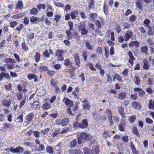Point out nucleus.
<instances>
[{
	"instance_id": "nucleus-1",
	"label": "nucleus",
	"mask_w": 154,
	"mask_h": 154,
	"mask_svg": "<svg viewBox=\"0 0 154 154\" xmlns=\"http://www.w3.org/2000/svg\"><path fill=\"white\" fill-rule=\"evenodd\" d=\"M88 135V134L85 133H81L80 135L79 136H78L77 137L78 139V143L79 144H80L81 143L83 140H84L83 141H84L85 140H87Z\"/></svg>"
},
{
	"instance_id": "nucleus-2",
	"label": "nucleus",
	"mask_w": 154,
	"mask_h": 154,
	"mask_svg": "<svg viewBox=\"0 0 154 154\" xmlns=\"http://www.w3.org/2000/svg\"><path fill=\"white\" fill-rule=\"evenodd\" d=\"M125 121L124 119H122L120 122V124L118 125L119 130L121 131H125Z\"/></svg>"
},
{
	"instance_id": "nucleus-3",
	"label": "nucleus",
	"mask_w": 154,
	"mask_h": 154,
	"mask_svg": "<svg viewBox=\"0 0 154 154\" xmlns=\"http://www.w3.org/2000/svg\"><path fill=\"white\" fill-rule=\"evenodd\" d=\"M51 54H53V52L52 50L51 49H49L48 50L47 49L46 50L43 52V56L44 57L47 59L50 58Z\"/></svg>"
},
{
	"instance_id": "nucleus-4",
	"label": "nucleus",
	"mask_w": 154,
	"mask_h": 154,
	"mask_svg": "<svg viewBox=\"0 0 154 154\" xmlns=\"http://www.w3.org/2000/svg\"><path fill=\"white\" fill-rule=\"evenodd\" d=\"M132 36L133 33L132 31L129 30L126 31L124 36L125 41H127L130 38H132Z\"/></svg>"
},
{
	"instance_id": "nucleus-5",
	"label": "nucleus",
	"mask_w": 154,
	"mask_h": 154,
	"mask_svg": "<svg viewBox=\"0 0 154 154\" xmlns=\"http://www.w3.org/2000/svg\"><path fill=\"white\" fill-rule=\"evenodd\" d=\"M24 149L20 146L17 147L15 149L13 148L11 150L12 152L14 153H21L23 152Z\"/></svg>"
},
{
	"instance_id": "nucleus-6",
	"label": "nucleus",
	"mask_w": 154,
	"mask_h": 154,
	"mask_svg": "<svg viewBox=\"0 0 154 154\" xmlns=\"http://www.w3.org/2000/svg\"><path fill=\"white\" fill-rule=\"evenodd\" d=\"M73 57L76 65L79 67H80L81 65V62L78 54H75L74 55Z\"/></svg>"
},
{
	"instance_id": "nucleus-7",
	"label": "nucleus",
	"mask_w": 154,
	"mask_h": 154,
	"mask_svg": "<svg viewBox=\"0 0 154 154\" xmlns=\"http://www.w3.org/2000/svg\"><path fill=\"white\" fill-rule=\"evenodd\" d=\"M62 100L66 105H68L69 106H71L73 103L72 101L66 97H64Z\"/></svg>"
},
{
	"instance_id": "nucleus-8",
	"label": "nucleus",
	"mask_w": 154,
	"mask_h": 154,
	"mask_svg": "<svg viewBox=\"0 0 154 154\" xmlns=\"http://www.w3.org/2000/svg\"><path fill=\"white\" fill-rule=\"evenodd\" d=\"M4 77L8 79H11L8 73L4 72H1L0 74V81H1Z\"/></svg>"
},
{
	"instance_id": "nucleus-9",
	"label": "nucleus",
	"mask_w": 154,
	"mask_h": 154,
	"mask_svg": "<svg viewBox=\"0 0 154 154\" xmlns=\"http://www.w3.org/2000/svg\"><path fill=\"white\" fill-rule=\"evenodd\" d=\"M82 103H84L83 105V108L85 109L89 110L90 108V103L87 100L86 98L84 100L82 101Z\"/></svg>"
},
{
	"instance_id": "nucleus-10",
	"label": "nucleus",
	"mask_w": 154,
	"mask_h": 154,
	"mask_svg": "<svg viewBox=\"0 0 154 154\" xmlns=\"http://www.w3.org/2000/svg\"><path fill=\"white\" fill-rule=\"evenodd\" d=\"M128 55L130 58L128 62L130 63L132 65L134 64V60H135V58L131 51H129L128 52Z\"/></svg>"
},
{
	"instance_id": "nucleus-11",
	"label": "nucleus",
	"mask_w": 154,
	"mask_h": 154,
	"mask_svg": "<svg viewBox=\"0 0 154 154\" xmlns=\"http://www.w3.org/2000/svg\"><path fill=\"white\" fill-rule=\"evenodd\" d=\"M140 45V42L137 40L132 41L129 44V46L130 47H135L136 48H138Z\"/></svg>"
},
{
	"instance_id": "nucleus-12",
	"label": "nucleus",
	"mask_w": 154,
	"mask_h": 154,
	"mask_svg": "<svg viewBox=\"0 0 154 154\" xmlns=\"http://www.w3.org/2000/svg\"><path fill=\"white\" fill-rule=\"evenodd\" d=\"M79 125L80 127L82 128H84L87 127L88 126V121L87 119H85L82 120V122L79 124Z\"/></svg>"
},
{
	"instance_id": "nucleus-13",
	"label": "nucleus",
	"mask_w": 154,
	"mask_h": 154,
	"mask_svg": "<svg viewBox=\"0 0 154 154\" xmlns=\"http://www.w3.org/2000/svg\"><path fill=\"white\" fill-rule=\"evenodd\" d=\"M27 77L30 80L34 79L35 82H37L38 81L36 75L33 74H29L27 75Z\"/></svg>"
},
{
	"instance_id": "nucleus-14",
	"label": "nucleus",
	"mask_w": 154,
	"mask_h": 154,
	"mask_svg": "<svg viewBox=\"0 0 154 154\" xmlns=\"http://www.w3.org/2000/svg\"><path fill=\"white\" fill-rule=\"evenodd\" d=\"M134 79H133L135 84L138 85L140 83V78L139 76L135 75L134 76Z\"/></svg>"
},
{
	"instance_id": "nucleus-15",
	"label": "nucleus",
	"mask_w": 154,
	"mask_h": 154,
	"mask_svg": "<svg viewBox=\"0 0 154 154\" xmlns=\"http://www.w3.org/2000/svg\"><path fill=\"white\" fill-rule=\"evenodd\" d=\"M100 149L97 145L94 146L92 150V154H98L100 152Z\"/></svg>"
},
{
	"instance_id": "nucleus-16",
	"label": "nucleus",
	"mask_w": 154,
	"mask_h": 154,
	"mask_svg": "<svg viewBox=\"0 0 154 154\" xmlns=\"http://www.w3.org/2000/svg\"><path fill=\"white\" fill-rule=\"evenodd\" d=\"M118 110L119 114L123 117L125 118L126 117L124 112V109L123 106H121L119 107Z\"/></svg>"
},
{
	"instance_id": "nucleus-17",
	"label": "nucleus",
	"mask_w": 154,
	"mask_h": 154,
	"mask_svg": "<svg viewBox=\"0 0 154 154\" xmlns=\"http://www.w3.org/2000/svg\"><path fill=\"white\" fill-rule=\"evenodd\" d=\"M78 140L76 139H74L71 141L69 143V146L71 148H74L77 144Z\"/></svg>"
},
{
	"instance_id": "nucleus-18",
	"label": "nucleus",
	"mask_w": 154,
	"mask_h": 154,
	"mask_svg": "<svg viewBox=\"0 0 154 154\" xmlns=\"http://www.w3.org/2000/svg\"><path fill=\"white\" fill-rule=\"evenodd\" d=\"M69 121L68 118H65L62 120L60 122L59 125H61L63 126H64L67 125Z\"/></svg>"
},
{
	"instance_id": "nucleus-19",
	"label": "nucleus",
	"mask_w": 154,
	"mask_h": 154,
	"mask_svg": "<svg viewBox=\"0 0 154 154\" xmlns=\"http://www.w3.org/2000/svg\"><path fill=\"white\" fill-rule=\"evenodd\" d=\"M132 106L134 108L138 109H141L140 104L137 102L134 101L132 103Z\"/></svg>"
},
{
	"instance_id": "nucleus-20",
	"label": "nucleus",
	"mask_w": 154,
	"mask_h": 154,
	"mask_svg": "<svg viewBox=\"0 0 154 154\" xmlns=\"http://www.w3.org/2000/svg\"><path fill=\"white\" fill-rule=\"evenodd\" d=\"M147 34L149 35H153L154 34V26H151L149 28Z\"/></svg>"
},
{
	"instance_id": "nucleus-21",
	"label": "nucleus",
	"mask_w": 154,
	"mask_h": 154,
	"mask_svg": "<svg viewBox=\"0 0 154 154\" xmlns=\"http://www.w3.org/2000/svg\"><path fill=\"white\" fill-rule=\"evenodd\" d=\"M79 12V11L78 10H76L73 12H71L70 14V15L71 16V18L72 19H75L76 18V15L78 14Z\"/></svg>"
},
{
	"instance_id": "nucleus-22",
	"label": "nucleus",
	"mask_w": 154,
	"mask_h": 154,
	"mask_svg": "<svg viewBox=\"0 0 154 154\" xmlns=\"http://www.w3.org/2000/svg\"><path fill=\"white\" fill-rule=\"evenodd\" d=\"M88 7L89 8L88 9V11H89L91 9H93L94 5V0H88Z\"/></svg>"
},
{
	"instance_id": "nucleus-23",
	"label": "nucleus",
	"mask_w": 154,
	"mask_h": 154,
	"mask_svg": "<svg viewBox=\"0 0 154 154\" xmlns=\"http://www.w3.org/2000/svg\"><path fill=\"white\" fill-rule=\"evenodd\" d=\"M34 114L32 113H30L28 114L26 116V120L29 122H31L33 119Z\"/></svg>"
},
{
	"instance_id": "nucleus-24",
	"label": "nucleus",
	"mask_w": 154,
	"mask_h": 154,
	"mask_svg": "<svg viewBox=\"0 0 154 154\" xmlns=\"http://www.w3.org/2000/svg\"><path fill=\"white\" fill-rule=\"evenodd\" d=\"M126 94L124 92H122L119 94L118 98L120 100H123L125 98Z\"/></svg>"
},
{
	"instance_id": "nucleus-25",
	"label": "nucleus",
	"mask_w": 154,
	"mask_h": 154,
	"mask_svg": "<svg viewBox=\"0 0 154 154\" xmlns=\"http://www.w3.org/2000/svg\"><path fill=\"white\" fill-rule=\"evenodd\" d=\"M25 14L23 13H20L16 14L11 16V17L14 19L20 18L24 16Z\"/></svg>"
},
{
	"instance_id": "nucleus-26",
	"label": "nucleus",
	"mask_w": 154,
	"mask_h": 154,
	"mask_svg": "<svg viewBox=\"0 0 154 154\" xmlns=\"http://www.w3.org/2000/svg\"><path fill=\"white\" fill-rule=\"evenodd\" d=\"M143 68L146 69H148L149 68V62L146 59H144L143 60Z\"/></svg>"
},
{
	"instance_id": "nucleus-27",
	"label": "nucleus",
	"mask_w": 154,
	"mask_h": 154,
	"mask_svg": "<svg viewBox=\"0 0 154 154\" xmlns=\"http://www.w3.org/2000/svg\"><path fill=\"white\" fill-rule=\"evenodd\" d=\"M30 20L32 22L37 23L38 22L41 21V19H40V18L38 17L34 18V17H32L30 18Z\"/></svg>"
},
{
	"instance_id": "nucleus-28",
	"label": "nucleus",
	"mask_w": 154,
	"mask_h": 154,
	"mask_svg": "<svg viewBox=\"0 0 154 154\" xmlns=\"http://www.w3.org/2000/svg\"><path fill=\"white\" fill-rule=\"evenodd\" d=\"M150 23V21L148 19H146L143 21V25L144 26L148 28L151 26L149 25Z\"/></svg>"
},
{
	"instance_id": "nucleus-29",
	"label": "nucleus",
	"mask_w": 154,
	"mask_h": 154,
	"mask_svg": "<svg viewBox=\"0 0 154 154\" xmlns=\"http://www.w3.org/2000/svg\"><path fill=\"white\" fill-rule=\"evenodd\" d=\"M64 64L66 66H72V63L68 59H66L64 60Z\"/></svg>"
},
{
	"instance_id": "nucleus-30",
	"label": "nucleus",
	"mask_w": 154,
	"mask_h": 154,
	"mask_svg": "<svg viewBox=\"0 0 154 154\" xmlns=\"http://www.w3.org/2000/svg\"><path fill=\"white\" fill-rule=\"evenodd\" d=\"M88 140L91 141V143H93L95 141V138L91 134H89L88 135L87 140Z\"/></svg>"
},
{
	"instance_id": "nucleus-31",
	"label": "nucleus",
	"mask_w": 154,
	"mask_h": 154,
	"mask_svg": "<svg viewBox=\"0 0 154 154\" xmlns=\"http://www.w3.org/2000/svg\"><path fill=\"white\" fill-rule=\"evenodd\" d=\"M79 30L81 32V35H85L88 32V30L86 29L85 28H81V29H79Z\"/></svg>"
},
{
	"instance_id": "nucleus-32",
	"label": "nucleus",
	"mask_w": 154,
	"mask_h": 154,
	"mask_svg": "<svg viewBox=\"0 0 154 154\" xmlns=\"http://www.w3.org/2000/svg\"><path fill=\"white\" fill-rule=\"evenodd\" d=\"M23 3L22 1H19L16 5V8H18L20 10L21 9L23 8Z\"/></svg>"
},
{
	"instance_id": "nucleus-33",
	"label": "nucleus",
	"mask_w": 154,
	"mask_h": 154,
	"mask_svg": "<svg viewBox=\"0 0 154 154\" xmlns=\"http://www.w3.org/2000/svg\"><path fill=\"white\" fill-rule=\"evenodd\" d=\"M148 108L150 109H153L154 108V100L152 101V100H149V103Z\"/></svg>"
},
{
	"instance_id": "nucleus-34",
	"label": "nucleus",
	"mask_w": 154,
	"mask_h": 154,
	"mask_svg": "<svg viewBox=\"0 0 154 154\" xmlns=\"http://www.w3.org/2000/svg\"><path fill=\"white\" fill-rule=\"evenodd\" d=\"M85 154H92V150L87 147H85L83 149Z\"/></svg>"
},
{
	"instance_id": "nucleus-35",
	"label": "nucleus",
	"mask_w": 154,
	"mask_h": 154,
	"mask_svg": "<svg viewBox=\"0 0 154 154\" xmlns=\"http://www.w3.org/2000/svg\"><path fill=\"white\" fill-rule=\"evenodd\" d=\"M148 50V47L147 46H144L142 47L141 49V51L142 53H145L146 55L148 54L147 51Z\"/></svg>"
},
{
	"instance_id": "nucleus-36",
	"label": "nucleus",
	"mask_w": 154,
	"mask_h": 154,
	"mask_svg": "<svg viewBox=\"0 0 154 154\" xmlns=\"http://www.w3.org/2000/svg\"><path fill=\"white\" fill-rule=\"evenodd\" d=\"M104 6L103 7V10L104 13L106 15L109 14L108 11V7L106 4L104 3Z\"/></svg>"
},
{
	"instance_id": "nucleus-37",
	"label": "nucleus",
	"mask_w": 154,
	"mask_h": 154,
	"mask_svg": "<svg viewBox=\"0 0 154 154\" xmlns=\"http://www.w3.org/2000/svg\"><path fill=\"white\" fill-rule=\"evenodd\" d=\"M40 54L38 52H36V54L34 57L35 60L36 62H38L40 60Z\"/></svg>"
},
{
	"instance_id": "nucleus-38",
	"label": "nucleus",
	"mask_w": 154,
	"mask_h": 154,
	"mask_svg": "<svg viewBox=\"0 0 154 154\" xmlns=\"http://www.w3.org/2000/svg\"><path fill=\"white\" fill-rule=\"evenodd\" d=\"M51 107V104L48 103H45L42 105V108L45 109L47 110Z\"/></svg>"
},
{
	"instance_id": "nucleus-39",
	"label": "nucleus",
	"mask_w": 154,
	"mask_h": 154,
	"mask_svg": "<svg viewBox=\"0 0 154 154\" xmlns=\"http://www.w3.org/2000/svg\"><path fill=\"white\" fill-rule=\"evenodd\" d=\"M66 33L67 35V38L68 40H70L72 38L73 35L72 34L71 31L67 30Z\"/></svg>"
},
{
	"instance_id": "nucleus-40",
	"label": "nucleus",
	"mask_w": 154,
	"mask_h": 154,
	"mask_svg": "<svg viewBox=\"0 0 154 154\" xmlns=\"http://www.w3.org/2000/svg\"><path fill=\"white\" fill-rule=\"evenodd\" d=\"M11 103V101L10 100H8L4 101L3 103V104L4 106L9 107L10 106Z\"/></svg>"
},
{
	"instance_id": "nucleus-41",
	"label": "nucleus",
	"mask_w": 154,
	"mask_h": 154,
	"mask_svg": "<svg viewBox=\"0 0 154 154\" xmlns=\"http://www.w3.org/2000/svg\"><path fill=\"white\" fill-rule=\"evenodd\" d=\"M133 133L136 135L138 137H140L139 133L136 127H133L132 128Z\"/></svg>"
},
{
	"instance_id": "nucleus-42",
	"label": "nucleus",
	"mask_w": 154,
	"mask_h": 154,
	"mask_svg": "<svg viewBox=\"0 0 154 154\" xmlns=\"http://www.w3.org/2000/svg\"><path fill=\"white\" fill-rule=\"evenodd\" d=\"M46 152L49 154H52L54 152L53 149L51 146H48L46 148Z\"/></svg>"
},
{
	"instance_id": "nucleus-43",
	"label": "nucleus",
	"mask_w": 154,
	"mask_h": 154,
	"mask_svg": "<svg viewBox=\"0 0 154 154\" xmlns=\"http://www.w3.org/2000/svg\"><path fill=\"white\" fill-rule=\"evenodd\" d=\"M50 84L53 87L55 88L57 86V83L56 82L55 80L53 79L50 80Z\"/></svg>"
},
{
	"instance_id": "nucleus-44",
	"label": "nucleus",
	"mask_w": 154,
	"mask_h": 154,
	"mask_svg": "<svg viewBox=\"0 0 154 154\" xmlns=\"http://www.w3.org/2000/svg\"><path fill=\"white\" fill-rule=\"evenodd\" d=\"M97 13H92L90 15L89 18L91 19V20H93V21H94V19L97 18Z\"/></svg>"
},
{
	"instance_id": "nucleus-45",
	"label": "nucleus",
	"mask_w": 154,
	"mask_h": 154,
	"mask_svg": "<svg viewBox=\"0 0 154 154\" xmlns=\"http://www.w3.org/2000/svg\"><path fill=\"white\" fill-rule=\"evenodd\" d=\"M60 132V130L59 129H55L52 134L53 137H54L58 135Z\"/></svg>"
},
{
	"instance_id": "nucleus-46",
	"label": "nucleus",
	"mask_w": 154,
	"mask_h": 154,
	"mask_svg": "<svg viewBox=\"0 0 154 154\" xmlns=\"http://www.w3.org/2000/svg\"><path fill=\"white\" fill-rule=\"evenodd\" d=\"M136 120V116L134 115L130 116L129 118V121L131 123L133 122Z\"/></svg>"
},
{
	"instance_id": "nucleus-47",
	"label": "nucleus",
	"mask_w": 154,
	"mask_h": 154,
	"mask_svg": "<svg viewBox=\"0 0 154 154\" xmlns=\"http://www.w3.org/2000/svg\"><path fill=\"white\" fill-rule=\"evenodd\" d=\"M95 24L98 29H100L101 28V25L100 21L98 20L95 21Z\"/></svg>"
},
{
	"instance_id": "nucleus-48",
	"label": "nucleus",
	"mask_w": 154,
	"mask_h": 154,
	"mask_svg": "<svg viewBox=\"0 0 154 154\" xmlns=\"http://www.w3.org/2000/svg\"><path fill=\"white\" fill-rule=\"evenodd\" d=\"M85 45L87 48L89 50H91L92 49V46L90 44L89 42L87 41L85 42Z\"/></svg>"
},
{
	"instance_id": "nucleus-49",
	"label": "nucleus",
	"mask_w": 154,
	"mask_h": 154,
	"mask_svg": "<svg viewBox=\"0 0 154 154\" xmlns=\"http://www.w3.org/2000/svg\"><path fill=\"white\" fill-rule=\"evenodd\" d=\"M82 56L83 57L84 61H86L87 58V52L85 51H83Z\"/></svg>"
},
{
	"instance_id": "nucleus-50",
	"label": "nucleus",
	"mask_w": 154,
	"mask_h": 154,
	"mask_svg": "<svg viewBox=\"0 0 154 154\" xmlns=\"http://www.w3.org/2000/svg\"><path fill=\"white\" fill-rule=\"evenodd\" d=\"M64 51L61 50H57L55 52V55L56 57L63 54Z\"/></svg>"
},
{
	"instance_id": "nucleus-51",
	"label": "nucleus",
	"mask_w": 154,
	"mask_h": 154,
	"mask_svg": "<svg viewBox=\"0 0 154 154\" xmlns=\"http://www.w3.org/2000/svg\"><path fill=\"white\" fill-rule=\"evenodd\" d=\"M54 4L57 7H63L64 6V5L60 2H54Z\"/></svg>"
},
{
	"instance_id": "nucleus-52",
	"label": "nucleus",
	"mask_w": 154,
	"mask_h": 154,
	"mask_svg": "<svg viewBox=\"0 0 154 154\" xmlns=\"http://www.w3.org/2000/svg\"><path fill=\"white\" fill-rule=\"evenodd\" d=\"M122 24L124 26L123 28V29L126 28H129L130 27V25L128 23L124 22L122 23Z\"/></svg>"
},
{
	"instance_id": "nucleus-53",
	"label": "nucleus",
	"mask_w": 154,
	"mask_h": 154,
	"mask_svg": "<svg viewBox=\"0 0 154 154\" xmlns=\"http://www.w3.org/2000/svg\"><path fill=\"white\" fill-rule=\"evenodd\" d=\"M21 45L22 48L25 51H26L28 50V47L26 45L25 42L22 43Z\"/></svg>"
},
{
	"instance_id": "nucleus-54",
	"label": "nucleus",
	"mask_w": 154,
	"mask_h": 154,
	"mask_svg": "<svg viewBox=\"0 0 154 154\" xmlns=\"http://www.w3.org/2000/svg\"><path fill=\"white\" fill-rule=\"evenodd\" d=\"M38 13L37 9L35 8H33L31 10L30 14H31L35 15Z\"/></svg>"
},
{
	"instance_id": "nucleus-55",
	"label": "nucleus",
	"mask_w": 154,
	"mask_h": 154,
	"mask_svg": "<svg viewBox=\"0 0 154 154\" xmlns=\"http://www.w3.org/2000/svg\"><path fill=\"white\" fill-rule=\"evenodd\" d=\"M23 114H21L20 115H19L17 117V120H18V122L19 123H21L23 121Z\"/></svg>"
},
{
	"instance_id": "nucleus-56",
	"label": "nucleus",
	"mask_w": 154,
	"mask_h": 154,
	"mask_svg": "<svg viewBox=\"0 0 154 154\" xmlns=\"http://www.w3.org/2000/svg\"><path fill=\"white\" fill-rule=\"evenodd\" d=\"M137 17L134 15H131L130 17L129 20L132 22H133L137 19Z\"/></svg>"
},
{
	"instance_id": "nucleus-57",
	"label": "nucleus",
	"mask_w": 154,
	"mask_h": 154,
	"mask_svg": "<svg viewBox=\"0 0 154 154\" xmlns=\"http://www.w3.org/2000/svg\"><path fill=\"white\" fill-rule=\"evenodd\" d=\"M23 143L25 146H29L30 148H32L33 146V144L31 142H25Z\"/></svg>"
},
{
	"instance_id": "nucleus-58",
	"label": "nucleus",
	"mask_w": 154,
	"mask_h": 154,
	"mask_svg": "<svg viewBox=\"0 0 154 154\" xmlns=\"http://www.w3.org/2000/svg\"><path fill=\"white\" fill-rule=\"evenodd\" d=\"M18 24V22L15 21H14L10 22V26L11 27L14 28L15 26H17Z\"/></svg>"
},
{
	"instance_id": "nucleus-59",
	"label": "nucleus",
	"mask_w": 154,
	"mask_h": 154,
	"mask_svg": "<svg viewBox=\"0 0 154 154\" xmlns=\"http://www.w3.org/2000/svg\"><path fill=\"white\" fill-rule=\"evenodd\" d=\"M86 25L85 23L84 22H81L80 25L78 26V27L79 29H81V28H85Z\"/></svg>"
},
{
	"instance_id": "nucleus-60",
	"label": "nucleus",
	"mask_w": 154,
	"mask_h": 154,
	"mask_svg": "<svg viewBox=\"0 0 154 154\" xmlns=\"http://www.w3.org/2000/svg\"><path fill=\"white\" fill-rule=\"evenodd\" d=\"M33 135L34 136L37 138L40 137V132L37 131H35L33 132Z\"/></svg>"
},
{
	"instance_id": "nucleus-61",
	"label": "nucleus",
	"mask_w": 154,
	"mask_h": 154,
	"mask_svg": "<svg viewBox=\"0 0 154 154\" xmlns=\"http://www.w3.org/2000/svg\"><path fill=\"white\" fill-rule=\"evenodd\" d=\"M14 56L17 62H20L21 61V60L20 59L19 56L18 54L16 53H14Z\"/></svg>"
},
{
	"instance_id": "nucleus-62",
	"label": "nucleus",
	"mask_w": 154,
	"mask_h": 154,
	"mask_svg": "<svg viewBox=\"0 0 154 154\" xmlns=\"http://www.w3.org/2000/svg\"><path fill=\"white\" fill-rule=\"evenodd\" d=\"M138 29L140 33L144 34L146 32V30L143 27H139Z\"/></svg>"
},
{
	"instance_id": "nucleus-63",
	"label": "nucleus",
	"mask_w": 154,
	"mask_h": 154,
	"mask_svg": "<svg viewBox=\"0 0 154 154\" xmlns=\"http://www.w3.org/2000/svg\"><path fill=\"white\" fill-rule=\"evenodd\" d=\"M131 98L134 100H137L138 98L137 93H135L134 94H131Z\"/></svg>"
},
{
	"instance_id": "nucleus-64",
	"label": "nucleus",
	"mask_w": 154,
	"mask_h": 154,
	"mask_svg": "<svg viewBox=\"0 0 154 154\" xmlns=\"http://www.w3.org/2000/svg\"><path fill=\"white\" fill-rule=\"evenodd\" d=\"M39 69H42L43 71H46L48 70V67L46 66L43 65H41L39 67Z\"/></svg>"
}]
</instances>
